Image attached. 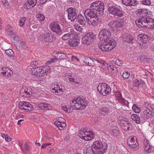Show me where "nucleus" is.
<instances>
[{
    "label": "nucleus",
    "mask_w": 154,
    "mask_h": 154,
    "mask_svg": "<svg viewBox=\"0 0 154 154\" xmlns=\"http://www.w3.org/2000/svg\"><path fill=\"white\" fill-rule=\"evenodd\" d=\"M131 143L133 144V145H129V146L131 147V148L135 149L136 150L138 149L139 147L138 146V144L137 143V140H135L134 139V142H132Z\"/></svg>",
    "instance_id": "nucleus-32"
},
{
    "label": "nucleus",
    "mask_w": 154,
    "mask_h": 154,
    "mask_svg": "<svg viewBox=\"0 0 154 154\" xmlns=\"http://www.w3.org/2000/svg\"><path fill=\"white\" fill-rule=\"evenodd\" d=\"M143 147L145 151L148 153H150L152 150V149L153 147L151 146L149 141L147 139H145L143 140Z\"/></svg>",
    "instance_id": "nucleus-16"
},
{
    "label": "nucleus",
    "mask_w": 154,
    "mask_h": 154,
    "mask_svg": "<svg viewBox=\"0 0 154 154\" xmlns=\"http://www.w3.org/2000/svg\"><path fill=\"white\" fill-rule=\"evenodd\" d=\"M2 70L3 71L2 72V74L4 75H8V71H10L8 68H7L3 67L2 68Z\"/></svg>",
    "instance_id": "nucleus-47"
},
{
    "label": "nucleus",
    "mask_w": 154,
    "mask_h": 154,
    "mask_svg": "<svg viewBox=\"0 0 154 154\" xmlns=\"http://www.w3.org/2000/svg\"><path fill=\"white\" fill-rule=\"evenodd\" d=\"M37 67L33 68L31 69V70L30 71L31 72L32 74L33 75H35L37 76L38 73L36 72Z\"/></svg>",
    "instance_id": "nucleus-53"
},
{
    "label": "nucleus",
    "mask_w": 154,
    "mask_h": 154,
    "mask_svg": "<svg viewBox=\"0 0 154 154\" xmlns=\"http://www.w3.org/2000/svg\"><path fill=\"white\" fill-rule=\"evenodd\" d=\"M112 131V132L113 135L115 136H116L119 134V131L116 129L113 130Z\"/></svg>",
    "instance_id": "nucleus-63"
},
{
    "label": "nucleus",
    "mask_w": 154,
    "mask_h": 154,
    "mask_svg": "<svg viewBox=\"0 0 154 154\" xmlns=\"http://www.w3.org/2000/svg\"><path fill=\"white\" fill-rule=\"evenodd\" d=\"M108 11L110 14L119 17H122L124 15L121 9L114 5L109 6Z\"/></svg>",
    "instance_id": "nucleus-7"
},
{
    "label": "nucleus",
    "mask_w": 154,
    "mask_h": 154,
    "mask_svg": "<svg viewBox=\"0 0 154 154\" xmlns=\"http://www.w3.org/2000/svg\"><path fill=\"white\" fill-rule=\"evenodd\" d=\"M26 20L25 17H23L21 18L20 21V26H23Z\"/></svg>",
    "instance_id": "nucleus-51"
},
{
    "label": "nucleus",
    "mask_w": 154,
    "mask_h": 154,
    "mask_svg": "<svg viewBox=\"0 0 154 154\" xmlns=\"http://www.w3.org/2000/svg\"><path fill=\"white\" fill-rule=\"evenodd\" d=\"M116 21L112 20L109 23L108 25L109 27L112 28V29L115 30L116 29Z\"/></svg>",
    "instance_id": "nucleus-39"
},
{
    "label": "nucleus",
    "mask_w": 154,
    "mask_h": 154,
    "mask_svg": "<svg viewBox=\"0 0 154 154\" xmlns=\"http://www.w3.org/2000/svg\"><path fill=\"white\" fill-rule=\"evenodd\" d=\"M25 107H27V110L29 111L32 110L33 109L32 105L30 103L27 102H25Z\"/></svg>",
    "instance_id": "nucleus-40"
},
{
    "label": "nucleus",
    "mask_w": 154,
    "mask_h": 154,
    "mask_svg": "<svg viewBox=\"0 0 154 154\" xmlns=\"http://www.w3.org/2000/svg\"><path fill=\"white\" fill-rule=\"evenodd\" d=\"M116 64L119 66H121L123 63L122 61H121L119 60L118 59L116 60Z\"/></svg>",
    "instance_id": "nucleus-62"
},
{
    "label": "nucleus",
    "mask_w": 154,
    "mask_h": 154,
    "mask_svg": "<svg viewBox=\"0 0 154 154\" xmlns=\"http://www.w3.org/2000/svg\"><path fill=\"white\" fill-rule=\"evenodd\" d=\"M97 90L103 96L108 95L111 92L109 85L105 83L99 84L97 87Z\"/></svg>",
    "instance_id": "nucleus-6"
},
{
    "label": "nucleus",
    "mask_w": 154,
    "mask_h": 154,
    "mask_svg": "<svg viewBox=\"0 0 154 154\" xmlns=\"http://www.w3.org/2000/svg\"><path fill=\"white\" fill-rule=\"evenodd\" d=\"M63 120H64V119L63 118L61 117L60 119H58L54 123L55 125L60 130L64 129L66 126V124L64 121H62L63 122H61Z\"/></svg>",
    "instance_id": "nucleus-14"
},
{
    "label": "nucleus",
    "mask_w": 154,
    "mask_h": 154,
    "mask_svg": "<svg viewBox=\"0 0 154 154\" xmlns=\"http://www.w3.org/2000/svg\"><path fill=\"white\" fill-rule=\"evenodd\" d=\"M134 139L135 140H136V137H129L128 138V145H132L133 144L131 143L132 142H134Z\"/></svg>",
    "instance_id": "nucleus-43"
},
{
    "label": "nucleus",
    "mask_w": 154,
    "mask_h": 154,
    "mask_svg": "<svg viewBox=\"0 0 154 154\" xmlns=\"http://www.w3.org/2000/svg\"><path fill=\"white\" fill-rule=\"evenodd\" d=\"M78 22L81 24L85 25L86 23V21L83 16L81 14H79L77 16Z\"/></svg>",
    "instance_id": "nucleus-26"
},
{
    "label": "nucleus",
    "mask_w": 154,
    "mask_h": 154,
    "mask_svg": "<svg viewBox=\"0 0 154 154\" xmlns=\"http://www.w3.org/2000/svg\"><path fill=\"white\" fill-rule=\"evenodd\" d=\"M88 102L83 98L81 97H74L71 103V105L67 107L62 105L63 109L68 112H71L73 109L82 110L84 109L88 104Z\"/></svg>",
    "instance_id": "nucleus-1"
},
{
    "label": "nucleus",
    "mask_w": 154,
    "mask_h": 154,
    "mask_svg": "<svg viewBox=\"0 0 154 154\" xmlns=\"http://www.w3.org/2000/svg\"><path fill=\"white\" fill-rule=\"evenodd\" d=\"M36 0H28V2L25 4L24 7L26 9L33 8L37 3Z\"/></svg>",
    "instance_id": "nucleus-19"
},
{
    "label": "nucleus",
    "mask_w": 154,
    "mask_h": 154,
    "mask_svg": "<svg viewBox=\"0 0 154 154\" xmlns=\"http://www.w3.org/2000/svg\"><path fill=\"white\" fill-rule=\"evenodd\" d=\"M113 69L111 72L112 73V75L115 76L117 74V69L116 67H114Z\"/></svg>",
    "instance_id": "nucleus-57"
},
{
    "label": "nucleus",
    "mask_w": 154,
    "mask_h": 154,
    "mask_svg": "<svg viewBox=\"0 0 154 154\" xmlns=\"http://www.w3.org/2000/svg\"><path fill=\"white\" fill-rule=\"evenodd\" d=\"M130 74L127 71H125L123 73L122 76L125 78L127 79L130 76Z\"/></svg>",
    "instance_id": "nucleus-52"
},
{
    "label": "nucleus",
    "mask_w": 154,
    "mask_h": 154,
    "mask_svg": "<svg viewBox=\"0 0 154 154\" xmlns=\"http://www.w3.org/2000/svg\"><path fill=\"white\" fill-rule=\"evenodd\" d=\"M134 39L133 37L130 35H125L123 37L124 42L130 43H132Z\"/></svg>",
    "instance_id": "nucleus-23"
},
{
    "label": "nucleus",
    "mask_w": 154,
    "mask_h": 154,
    "mask_svg": "<svg viewBox=\"0 0 154 154\" xmlns=\"http://www.w3.org/2000/svg\"><path fill=\"white\" fill-rule=\"evenodd\" d=\"M80 42L79 39L75 37H72L69 40V44L70 46L74 47L78 45Z\"/></svg>",
    "instance_id": "nucleus-21"
},
{
    "label": "nucleus",
    "mask_w": 154,
    "mask_h": 154,
    "mask_svg": "<svg viewBox=\"0 0 154 154\" xmlns=\"http://www.w3.org/2000/svg\"><path fill=\"white\" fill-rule=\"evenodd\" d=\"M12 29L11 26L9 25L7 26L6 31L9 33V35H10V34L11 33V31H14V30H12Z\"/></svg>",
    "instance_id": "nucleus-59"
},
{
    "label": "nucleus",
    "mask_w": 154,
    "mask_h": 154,
    "mask_svg": "<svg viewBox=\"0 0 154 154\" xmlns=\"http://www.w3.org/2000/svg\"><path fill=\"white\" fill-rule=\"evenodd\" d=\"M118 120L121 121V124H123L125 122H128V120L122 116H119L118 118Z\"/></svg>",
    "instance_id": "nucleus-45"
},
{
    "label": "nucleus",
    "mask_w": 154,
    "mask_h": 154,
    "mask_svg": "<svg viewBox=\"0 0 154 154\" xmlns=\"http://www.w3.org/2000/svg\"><path fill=\"white\" fill-rule=\"evenodd\" d=\"M68 17L69 19L71 21H73L77 17V12L76 10L74 8H69L68 9Z\"/></svg>",
    "instance_id": "nucleus-12"
},
{
    "label": "nucleus",
    "mask_w": 154,
    "mask_h": 154,
    "mask_svg": "<svg viewBox=\"0 0 154 154\" xmlns=\"http://www.w3.org/2000/svg\"><path fill=\"white\" fill-rule=\"evenodd\" d=\"M95 35L92 32H90L84 35L82 39V43L86 45H88L94 41L95 38Z\"/></svg>",
    "instance_id": "nucleus-8"
},
{
    "label": "nucleus",
    "mask_w": 154,
    "mask_h": 154,
    "mask_svg": "<svg viewBox=\"0 0 154 154\" xmlns=\"http://www.w3.org/2000/svg\"><path fill=\"white\" fill-rule=\"evenodd\" d=\"M86 137L85 140L87 141L90 140L92 139L94 137V135H91V134H89L88 133L86 134Z\"/></svg>",
    "instance_id": "nucleus-46"
},
{
    "label": "nucleus",
    "mask_w": 154,
    "mask_h": 154,
    "mask_svg": "<svg viewBox=\"0 0 154 154\" xmlns=\"http://www.w3.org/2000/svg\"><path fill=\"white\" fill-rule=\"evenodd\" d=\"M84 62L87 65L89 66H92L93 65L94 62L92 59L89 57H87L83 60Z\"/></svg>",
    "instance_id": "nucleus-28"
},
{
    "label": "nucleus",
    "mask_w": 154,
    "mask_h": 154,
    "mask_svg": "<svg viewBox=\"0 0 154 154\" xmlns=\"http://www.w3.org/2000/svg\"><path fill=\"white\" fill-rule=\"evenodd\" d=\"M48 35L47 39L46 40H45V41L47 42H52L56 39V38L54 36V35L51 33H49V32H48Z\"/></svg>",
    "instance_id": "nucleus-29"
},
{
    "label": "nucleus",
    "mask_w": 154,
    "mask_h": 154,
    "mask_svg": "<svg viewBox=\"0 0 154 154\" xmlns=\"http://www.w3.org/2000/svg\"><path fill=\"white\" fill-rule=\"evenodd\" d=\"M140 35L138 37L137 40L139 44L140 45H143L144 44H145L148 41L147 36L146 35H143L141 36Z\"/></svg>",
    "instance_id": "nucleus-18"
},
{
    "label": "nucleus",
    "mask_w": 154,
    "mask_h": 154,
    "mask_svg": "<svg viewBox=\"0 0 154 154\" xmlns=\"http://www.w3.org/2000/svg\"><path fill=\"white\" fill-rule=\"evenodd\" d=\"M104 8V5L103 2L100 1H97L91 4L90 9H89L96 14L101 16L103 14Z\"/></svg>",
    "instance_id": "nucleus-3"
},
{
    "label": "nucleus",
    "mask_w": 154,
    "mask_h": 154,
    "mask_svg": "<svg viewBox=\"0 0 154 154\" xmlns=\"http://www.w3.org/2000/svg\"><path fill=\"white\" fill-rule=\"evenodd\" d=\"M54 57H55L54 59H51L46 63V64L49 65L51 63L57 61V60L65 59L66 57V55L64 53L58 52L55 54Z\"/></svg>",
    "instance_id": "nucleus-10"
},
{
    "label": "nucleus",
    "mask_w": 154,
    "mask_h": 154,
    "mask_svg": "<svg viewBox=\"0 0 154 154\" xmlns=\"http://www.w3.org/2000/svg\"><path fill=\"white\" fill-rule=\"evenodd\" d=\"M114 66H113L111 65H109L108 66L107 69L110 72H112L113 69V68H114Z\"/></svg>",
    "instance_id": "nucleus-60"
},
{
    "label": "nucleus",
    "mask_w": 154,
    "mask_h": 154,
    "mask_svg": "<svg viewBox=\"0 0 154 154\" xmlns=\"http://www.w3.org/2000/svg\"><path fill=\"white\" fill-rule=\"evenodd\" d=\"M123 4L126 6H135L137 3L136 0H122Z\"/></svg>",
    "instance_id": "nucleus-22"
},
{
    "label": "nucleus",
    "mask_w": 154,
    "mask_h": 154,
    "mask_svg": "<svg viewBox=\"0 0 154 154\" xmlns=\"http://www.w3.org/2000/svg\"><path fill=\"white\" fill-rule=\"evenodd\" d=\"M154 114V109L151 107L147 108L146 110L143 112L144 116L147 119L151 117L152 114Z\"/></svg>",
    "instance_id": "nucleus-20"
},
{
    "label": "nucleus",
    "mask_w": 154,
    "mask_h": 154,
    "mask_svg": "<svg viewBox=\"0 0 154 154\" xmlns=\"http://www.w3.org/2000/svg\"><path fill=\"white\" fill-rule=\"evenodd\" d=\"M48 32L44 34L43 35H42V36H40V39H41V38H42V40H46L48 38Z\"/></svg>",
    "instance_id": "nucleus-54"
},
{
    "label": "nucleus",
    "mask_w": 154,
    "mask_h": 154,
    "mask_svg": "<svg viewBox=\"0 0 154 154\" xmlns=\"http://www.w3.org/2000/svg\"><path fill=\"white\" fill-rule=\"evenodd\" d=\"M111 33L109 30L107 29H103L101 30L99 34V38L100 40L104 39V40H110Z\"/></svg>",
    "instance_id": "nucleus-9"
},
{
    "label": "nucleus",
    "mask_w": 154,
    "mask_h": 154,
    "mask_svg": "<svg viewBox=\"0 0 154 154\" xmlns=\"http://www.w3.org/2000/svg\"><path fill=\"white\" fill-rule=\"evenodd\" d=\"M20 92V94L24 97H29L32 94V89L29 87L21 88Z\"/></svg>",
    "instance_id": "nucleus-13"
},
{
    "label": "nucleus",
    "mask_w": 154,
    "mask_h": 154,
    "mask_svg": "<svg viewBox=\"0 0 154 154\" xmlns=\"http://www.w3.org/2000/svg\"><path fill=\"white\" fill-rule=\"evenodd\" d=\"M125 22L123 20H121L119 22L116 21V29L118 27H122L123 25L124 24V23Z\"/></svg>",
    "instance_id": "nucleus-38"
},
{
    "label": "nucleus",
    "mask_w": 154,
    "mask_h": 154,
    "mask_svg": "<svg viewBox=\"0 0 154 154\" xmlns=\"http://www.w3.org/2000/svg\"><path fill=\"white\" fill-rule=\"evenodd\" d=\"M56 149H51L48 151V153L49 154H52L54 153H56Z\"/></svg>",
    "instance_id": "nucleus-64"
},
{
    "label": "nucleus",
    "mask_w": 154,
    "mask_h": 154,
    "mask_svg": "<svg viewBox=\"0 0 154 154\" xmlns=\"http://www.w3.org/2000/svg\"><path fill=\"white\" fill-rule=\"evenodd\" d=\"M38 19L39 20L43 21L45 19V17L43 14H38L36 15Z\"/></svg>",
    "instance_id": "nucleus-49"
},
{
    "label": "nucleus",
    "mask_w": 154,
    "mask_h": 154,
    "mask_svg": "<svg viewBox=\"0 0 154 154\" xmlns=\"http://www.w3.org/2000/svg\"><path fill=\"white\" fill-rule=\"evenodd\" d=\"M84 14L87 23L93 26H96L99 20V15L88 9L85 11Z\"/></svg>",
    "instance_id": "nucleus-2"
},
{
    "label": "nucleus",
    "mask_w": 154,
    "mask_h": 154,
    "mask_svg": "<svg viewBox=\"0 0 154 154\" xmlns=\"http://www.w3.org/2000/svg\"><path fill=\"white\" fill-rule=\"evenodd\" d=\"M142 3L144 5H149L151 3V1L150 0H142Z\"/></svg>",
    "instance_id": "nucleus-50"
},
{
    "label": "nucleus",
    "mask_w": 154,
    "mask_h": 154,
    "mask_svg": "<svg viewBox=\"0 0 154 154\" xmlns=\"http://www.w3.org/2000/svg\"><path fill=\"white\" fill-rule=\"evenodd\" d=\"M112 40H104L103 44L98 46L99 48L103 51L108 52L111 51L116 46V43Z\"/></svg>",
    "instance_id": "nucleus-5"
},
{
    "label": "nucleus",
    "mask_w": 154,
    "mask_h": 154,
    "mask_svg": "<svg viewBox=\"0 0 154 154\" xmlns=\"http://www.w3.org/2000/svg\"><path fill=\"white\" fill-rule=\"evenodd\" d=\"M100 112H103L105 113H108L109 112V110L106 107L103 108L100 110Z\"/></svg>",
    "instance_id": "nucleus-56"
},
{
    "label": "nucleus",
    "mask_w": 154,
    "mask_h": 154,
    "mask_svg": "<svg viewBox=\"0 0 154 154\" xmlns=\"http://www.w3.org/2000/svg\"><path fill=\"white\" fill-rule=\"evenodd\" d=\"M57 87H54L52 89V92L53 93H57L56 94L59 95L61 94L63 92V89H61V90H59Z\"/></svg>",
    "instance_id": "nucleus-36"
},
{
    "label": "nucleus",
    "mask_w": 154,
    "mask_h": 154,
    "mask_svg": "<svg viewBox=\"0 0 154 154\" xmlns=\"http://www.w3.org/2000/svg\"><path fill=\"white\" fill-rule=\"evenodd\" d=\"M96 60L97 62L102 64V67L103 68H105L107 67L109 65L106 62L104 61L98 59H97Z\"/></svg>",
    "instance_id": "nucleus-37"
},
{
    "label": "nucleus",
    "mask_w": 154,
    "mask_h": 154,
    "mask_svg": "<svg viewBox=\"0 0 154 154\" xmlns=\"http://www.w3.org/2000/svg\"><path fill=\"white\" fill-rule=\"evenodd\" d=\"M143 81L140 79H137L133 82L134 85L135 86H138L140 84H142Z\"/></svg>",
    "instance_id": "nucleus-42"
},
{
    "label": "nucleus",
    "mask_w": 154,
    "mask_h": 154,
    "mask_svg": "<svg viewBox=\"0 0 154 154\" xmlns=\"http://www.w3.org/2000/svg\"><path fill=\"white\" fill-rule=\"evenodd\" d=\"M148 13L147 11L139 16V18L137 19L135 21L136 24L140 26L141 27L146 26L148 23H151V22L153 21V19L148 16Z\"/></svg>",
    "instance_id": "nucleus-4"
},
{
    "label": "nucleus",
    "mask_w": 154,
    "mask_h": 154,
    "mask_svg": "<svg viewBox=\"0 0 154 154\" xmlns=\"http://www.w3.org/2000/svg\"><path fill=\"white\" fill-rule=\"evenodd\" d=\"M122 125V128L125 130L128 131V130L130 128V126H131V124L129 123V122H125L124 123H123Z\"/></svg>",
    "instance_id": "nucleus-33"
},
{
    "label": "nucleus",
    "mask_w": 154,
    "mask_h": 154,
    "mask_svg": "<svg viewBox=\"0 0 154 154\" xmlns=\"http://www.w3.org/2000/svg\"><path fill=\"white\" fill-rule=\"evenodd\" d=\"M38 74H37L38 76H42L46 74L47 72L49 70L50 67L49 66H42V67H38Z\"/></svg>",
    "instance_id": "nucleus-15"
},
{
    "label": "nucleus",
    "mask_w": 154,
    "mask_h": 154,
    "mask_svg": "<svg viewBox=\"0 0 154 154\" xmlns=\"http://www.w3.org/2000/svg\"><path fill=\"white\" fill-rule=\"evenodd\" d=\"M5 53L8 56H13L14 54L13 51L10 49L6 50L5 51Z\"/></svg>",
    "instance_id": "nucleus-41"
},
{
    "label": "nucleus",
    "mask_w": 154,
    "mask_h": 154,
    "mask_svg": "<svg viewBox=\"0 0 154 154\" xmlns=\"http://www.w3.org/2000/svg\"><path fill=\"white\" fill-rule=\"evenodd\" d=\"M150 25V28H153L154 29V19H153V21H152L151 22V23H148L146 26H144L143 27H146L147 28L148 26V25Z\"/></svg>",
    "instance_id": "nucleus-58"
},
{
    "label": "nucleus",
    "mask_w": 154,
    "mask_h": 154,
    "mask_svg": "<svg viewBox=\"0 0 154 154\" xmlns=\"http://www.w3.org/2000/svg\"><path fill=\"white\" fill-rule=\"evenodd\" d=\"M39 107L41 109H45V110H50L51 109L52 106L50 104H48L46 103H41Z\"/></svg>",
    "instance_id": "nucleus-27"
},
{
    "label": "nucleus",
    "mask_w": 154,
    "mask_h": 154,
    "mask_svg": "<svg viewBox=\"0 0 154 154\" xmlns=\"http://www.w3.org/2000/svg\"><path fill=\"white\" fill-rule=\"evenodd\" d=\"M76 76V74L75 73H68L65 75V76L67 77L71 82H74V78Z\"/></svg>",
    "instance_id": "nucleus-25"
},
{
    "label": "nucleus",
    "mask_w": 154,
    "mask_h": 154,
    "mask_svg": "<svg viewBox=\"0 0 154 154\" xmlns=\"http://www.w3.org/2000/svg\"><path fill=\"white\" fill-rule=\"evenodd\" d=\"M70 34L67 33L65 34L62 37V39L64 40H66L69 39L70 37Z\"/></svg>",
    "instance_id": "nucleus-55"
},
{
    "label": "nucleus",
    "mask_w": 154,
    "mask_h": 154,
    "mask_svg": "<svg viewBox=\"0 0 154 154\" xmlns=\"http://www.w3.org/2000/svg\"><path fill=\"white\" fill-rule=\"evenodd\" d=\"M107 144L103 145L100 141H96L93 143V145L91 146V148H95V149H97V148L107 149Z\"/></svg>",
    "instance_id": "nucleus-17"
},
{
    "label": "nucleus",
    "mask_w": 154,
    "mask_h": 154,
    "mask_svg": "<svg viewBox=\"0 0 154 154\" xmlns=\"http://www.w3.org/2000/svg\"><path fill=\"white\" fill-rule=\"evenodd\" d=\"M131 119L134 121H135L136 123L139 124L140 122V119L138 115L136 114H134L131 115Z\"/></svg>",
    "instance_id": "nucleus-30"
},
{
    "label": "nucleus",
    "mask_w": 154,
    "mask_h": 154,
    "mask_svg": "<svg viewBox=\"0 0 154 154\" xmlns=\"http://www.w3.org/2000/svg\"><path fill=\"white\" fill-rule=\"evenodd\" d=\"M50 27L51 30L55 32L58 36L62 34V31L60 28V26L57 23L54 22L50 24Z\"/></svg>",
    "instance_id": "nucleus-11"
},
{
    "label": "nucleus",
    "mask_w": 154,
    "mask_h": 154,
    "mask_svg": "<svg viewBox=\"0 0 154 154\" xmlns=\"http://www.w3.org/2000/svg\"><path fill=\"white\" fill-rule=\"evenodd\" d=\"M91 149L94 154H103L106 152L107 149L91 148Z\"/></svg>",
    "instance_id": "nucleus-24"
},
{
    "label": "nucleus",
    "mask_w": 154,
    "mask_h": 154,
    "mask_svg": "<svg viewBox=\"0 0 154 154\" xmlns=\"http://www.w3.org/2000/svg\"><path fill=\"white\" fill-rule=\"evenodd\" d=\"M147 11V10L145 9H137L135 11V14L138 16L139 17Z\"/></svg>",
    "instance_id": "nucleus-31"
},
{
    "label": "nucleus",
    "mask_w": 154,
    "mask_h": 154,
    "mask_svg": "<svg viewBox=\"0 0 154 154\" xmlns=\"http://www.w3.org/2000/svg\"><path fill=\"white\" fill-rule=\"evenodd\" d=\"M24 103L25 101L19 102V106L20 109L26 110L27 109L25 108L26 105Z\"/></svg>",
    "instance_id": "nucleus-44"
},
{
    "label": "nucleus",
    "mask_w": 154,
    "mask_h": 154,
    "mask_svg": "<svg viewBox=\"0 0 154 154\" xmlns=\"http://www.w3.org/2000/svg\"><path fill=\"white\" fill-rule=\"evenodd\" d=\"M88 133L87 131L85 132L83 131H82L80 130L79 131L78 133V136L82 139L85 140V137H86V134Z\"/></svg>",
    "instance_id": "nucleus-34"
},
{
    "label": "nucleus",
    "mask_w": 154,
    "mask_h": 154,
    "mask_svg": "<svg viewBox=\"0 0 154 154\" xmlns=\"http://www.w3.org/2000/svg\"><path fill=\"white\" fill-rule=\"evenodd\" d=\"M10 35H13L14 36L13 37V39L15 41L17 42L19 41V36L16 32H15L14 31H11Z\"/></svg>",
    "instance_id": "nucleus-35"
},
{
    "label": "nucleus",
    "mask_w": 154,
    "mask_h": 154,
    "mask_svg": "<svg viewBox=\"0 0 154 154\" xmlns=\"http://www.w3.org/2000/svg\"><path fill=\"white\" fill-rule=\"evenodd\" d=\"M140 61V62L145 61L146 60L145 57L143 55H141L139 57Z\"/></svg>",
    "instance_id": "nucleus-61"
},
{
    "label": "nucleus",
    "mask_w": 154,
    "mask_h": 154,
    "mask_svg": "<svg viewBox=\"0 0 154 154\" xmlns=\"http://www.w3.org/2000/svg\"><path fill=\"white\" fill-rule=\"evenodd\" d=\"M132 109L135 112L137 113L139 112H140V109L136 105L134 104L133 105L132 107Z\"/></svg>",
    "instance_id": "nucleus-48"
}]
</instances>
